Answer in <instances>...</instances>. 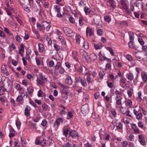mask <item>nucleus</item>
I'll return each mask as SVG.
<instances>
[{
    "instance_id": "obj_1",
    "label": "nucleus",
    "mask_w": 147,
    "mask_h": 147,
    "mask_svg": "<svg viewBox=\"0 0 147 147\" xmlns=\"http://www.w3.org/2000/svg\"><path fill=\"white\" fill-rule=\"evenodd\" d=\"M39 76L40 79L37 78L36 80L37 84H40L42 86H44L45 83L47 82V78L45 76H43L42 73H40L39 74Z\"/></svg>"
},
{
    "instance_id": "obj_2",
    "label": "nucleus",
    "mask_w": 147,
    "mask_h": 147,
    "mask_svg": "<svg viewBox=\"0 0 147 147\" xmlns=\"http://www.w3.org/2000/svg\"><path fill=\"white\" fill-rule=\"evenodd\" d=\"M127 2L126 0H120V3L122 8L125 10V12L128 14H129L130 12Z\"/></svg>"
},
{
    "instance_id": "obj_3",
    "label": "nucleus",
    "mask_w": 147,
    "mask_h": 147,
    "mask_svg": "<svg viewBox=\"0 0 147 147\" xmlns=\"http://www.w3.org/2000/svg\"><path fill=\"white\" fill-rule=\"evenodd\" d=\"M59 86L62 88L61 92L64 94L68 95L69 93V87L67 86L62 84V83L59 82Z\"/></svg>"
},
{
    "instance_id": "obj_4",
    "label": "nucleus",
    "mask_w": 147,
    "mask_h": 147,
    "mask_svg": "<svg viewBox=\"0 0 147 147\" xmlns=\"http://www.w3.org/2000/svg\"><path fill=\"white\" fill-rule=\"evenodd\" d=\"M10 81L8 80H4L3 82V86H2L5 89L6 91H10L12 88L10 85Z\"/></svg>"
},
{
    "instance_id": "obj_5",
    "label": "nucleus",
    "mask_w": 147,
    "mask_h": 147,
    "mask_svg": "<svg viewBox=\"0 0 147 147\" xmlns=\"http://www.w3.org/2000/svg\"><path fill=\"white\" fill-rule=\"evenodd\" d=\"M89 110V107L88 104H86L83 105L81 107V112L84 115H86L88 113Z\"/></svg>"
},
{
    "instance_id": "obj_6",
    "label": "nucleus",
    "mask_w": 147,
    "mask_h": 147,
    "mask_svg": "<svg viewBox=\"0 0 147 147\" xmlns=\"http://www.w3.org/2000/svg\"><path fill=\"white\" fill-rule=\"evenodd\" d=\"M69 136H71L74 139H78L79 137V135L78 132L74 130H71V131L69 132Z\"/></svg>"
},
{
    "instance_id": "obj_7",
    "label": "nucleus",
    "mask_w": 147,
    "mask_h": 147,
    "mask_svg": "<svg viewBox=\"0 0 147 147\" xmlns=\"http://www.w3.org/2000/svg\"><path fill=\"white\" fill-rule=\"evenodd\" d=\"M98 55L100 61H102L104 60H107V61H109V59L105 56L104 53L102 51L98 53Z\"/></svg>"
},
{
    "instance_id": "obj_8",
    "label": "nucleus",
    "mask_w": 147,
    "mask_h": 147,
    "mask_svg": "<svg viewBox=\"0 0 147 147\" xmlns=\"http://www.w3.org/2000/svg\"><path fill=\"white\" fill-rule=\"evenodd\" d=\"M42 25L44 30L46 29L47 31H48L51 27L50 24L47 21L43 22L42 23Z\"/></svg>"
},
{
    "instance_id": "obj_9",
    "label": "nucleus",
    "mask_w": 147,
    "mask_h": 147,
    "mask_svg": "<svg viewBox=\"0 0 147 147\" xmlns=\"http://www.w3.org/2000/svg\"><path fill=\"white\" fill-rule=\"evenodd\" d=\"M31 108L29 106L27 105L26 106L24 110V113L25 115L27 117H29L30 115V111Z\"/></svg>"
},
{
    "instance_id": "obj_10",
    "label": "nucleus",
    "mask_w": 147,
    "mask_h": 147,
    "mask_svg": "<svg viewBox=\"0 0 147 147\" xmlns=\"http://www.w3.org/2000/svg\"><path fill=\"white\" fill-rule=\"evenodd\" d=\"M63 29L66 35H70L72 34V33L75 34V33L70 28L67 27H64L63 28Z\"/></svg>"
},
{
    "instance_id": "obj_11",
    "label": "nucleus",
    "mask_w": 147,
    "mask_h": 147,
    "mask_svg": "<svg viewBox=\"0 0 147 147\" xmlns=\"http://www.w3.org/2000/svg\"><path fill=\"white\" fill-rule=\"evenodd\" d=\"M86 34L87 37H88V35L91 36L94 34V32L92 29L88 27H87L86 30Z\"/></svg>"
},
{
    "instance_id": "obj_12",
    "label": "nucleus",
    "mask_w": 147,
    "mask_h": 147,
    "mask_svg": "<svg viewBox=\"0 0 147 147\" xmlns=\"http://www.w3.org/2000/svg\"><path fill=\"white\" fill-rule=\"evenodd\" d=\"M43 137H37L35 140V144L36 145H41L42 144Z\"/></svg>"
},
{
    "instance_id": "obj_13",
    "label": "nucleus",
    "mask_w": 147,
    "mask_h": 147,
    "mask_svg": "<svg viewBox=\"0 0 147 147\" xmlns=\"http://www.w3.org/2000/svg\"><path fill=\"white\" fill-rule=\"evenodd\" d=\"M65 83L69 85H71L73 83V81L70 76H68L66 79Z\"/></svg>"
},
{
    "instance_id": "obj_14",
    "label": "nucleus",
    "mask_w": 147,
    "mask_h": 147,
    "mask_svg": "<svg viewBox=\"0 0 147 147\" xmlns=\"http://www.w3.org/2000/svg\"><path fill=\"white\" fill-rule=\"evenodd\" d=\"M122 98L121 96H116L115 98V100H116V104L118 105H121V100Z\"/></svg>"
},
{
    "instance_id": "obj_15",
    "label": "nucleus",
    "mask_w": 147,
    "mask_h": 147,
    "mask_svg": "<svg viewBox=\"0 0 147 147\" xmlns=\"http://www.w3.org/2000/svg\"><path fill=\"white\" fill-rule=\"evenodd\" d=\"M108 2L109 3L110 6L114 9L116 6V2L113 0H108Z\"/></svg>"
},
{
    "instance_id": "obj_16",
    "label": "nucleus",
    "mask_w": 147,
    "mask_h": 147,
    "mask_svg": "<svg viewBox=\"0 0 147 147\" xmlns=\"http://www.w3.org/2000/svg\"><path fill=\"white\" fill-rule=\"evenodd\" d=\"M94 46L95 49L97 50L101 49L103 46V45L101 43H99L97 44L94 43Z\"/></svg>"
},
{
    "instance_id": "obj_17",
    "label": "nucleus",
    "mask_w": 147,
    "mask_h": 147,
    "mask_svg": "<svg viewBox=\"0 0 147 147\" xmlns=\"http://www.w3.org/2000/svg\"><path fill=\"white\" fill-rule=\"evenodd\" d=\"M63 120L61 117L56 119L55 121L54 124L55 123H56L57 126L58 127L60 124V122H61V123H62L63 122Z\"/></svg>"
},
{
    "instance_id": "obj_18",
    "label": "nucleus",
    "mask_w": 147,
    "mask_h": 147,
    "mask_svg": "<svg viewBox=\"0 0 147 147\" xmlns=\"http://www.w3.org/2000/svg\"><path fill=\"white\" fill-rule=\"evenodd\" d=\"M128 33L129 36V42H132V41H134V33L131 32H129Z\"/></svg>"
},
{
    "instance_id": "obj_19",
    "label": "nucleus",
    "mask_w": 147,
    "mask_h": 147,
    "mask_svg": "<svg viewBox=\"0 0 147 147\" xmlns=\"http://www.w3.org/2000/svg\"><path fill=\"white\" fill-rule=\"evenodd\" d=\"M90 58L91 61H94L97 59V56L94 53H92L90 54Z\"/></svg>"
},
{
    "instance_id": "obj_20",
    "label": "nucleus",
    "mask_w": 147,
    "mask_h": 147,
    "mask_svg": "<svg viewBox=\"0 0 147 147\" xmlns=\"http://www.w3.org/2000/svg\"><path fill=\"white\" fill-rule=\"evenodd\" d=\"M1 71L6 76H8L9 75V72L7 70L5 67L1 68Z\"/></svg>"
},
{
    "instance_id": "obj_21",
    "label": "nucleus",
    "mask_w": 147,
    "mask_h": 147,
    "mask_svg": "<svg viewBox=\"0 0 147 147\" xmlns=\"http://www.w3.org/2000/svg\"><path fill=\"white\" fill-rule=\"evenodd\" d=\"M84 10L86 15H89L90 13L91 12L90 9L86 6L84 7Z\"/></svg>"
},
{
    "instance_id": "obj_22",
    "label": "nucleus",
    "mask_w": 147,
    "mask_h": 147,
    "mask_svg": "<svg viewBox=\"0 0 147 147\" xmlns=\"http://www.w3.org/2000/svg\"><path fill=\"white\" fill-rule=\"evenodd\" d=\"M39 51V52L42 53L44 49V45L41 43L38 44Z\"/></svg>"
},
{
    "instance_id": "obj_23",
    "label": "nucleus",
    "mask_w": 147,
    "mask_h": 147,
    "mask_svg": "<svg viewBox=\"0 0 147 147\" xmlns=\"http://www.w3.org/2000/svg\"><path fill=\"white\" fill-rule=\"evenodd\" d=\"M16 46L13 43H11L8 47L9 51L11 52H12L13 50L14 49H16Z\"/></svg>"
},
{
    "instance_id": "obj_24",
    "label": "nucleus",
    "mask_w": 147,
    "mask_h": 147,
    "mask_svg": "<svg viewBox=\"0 0 147 147\" xmlns=\"http://www.w3.org/2000/svg\"><path fill=\"white\" fill-rule=\"evenodd\" d=\"M15 131L12 128L10 130L9 137L11 138L15 136Z\"/></svg>"
},
{
    "instance_id": "obj_25",
    "label": "nucleus",
    "mask_w": 147,
    "mask_h": 147,
    "mask_svg": "<svg viewBox=\"0 0 147 147\" xmlns=\"http://www.w3.org/2000/svg\"><path fill=\"white\" fill-rule=\"evenodd\" d=\"M142 92L141 91H139L138 93V96L136 98V100L137 101L140 102L142 100L141 98Z\"/></svg>"
},
{
    "instance_id": "obj_26",
    "label": "nucleus",
    "mask_w": 147,
    "mask_h": 147,
    "mask_svg": "<svg viewBox=\"0 0 147 147\" xmlns=\"http://www.w3.org/2000/svg\"><path fill=\"white\" fill-rule=\"evenodd\" d=\"M112 69L110 63H107L105 65V70H111Z\"/></svg>"
},
{
    "instance_id": "obj_27",
    "label": "nucleus",
    "mask_w": 147,
    "mask_h": 147,
    "mask_svg": "<svg viewBox=\"0 0 147 147\" xmlns=\"http://www.w3.org/2000/svg\"><path fill=\"white\" fill-rule=\"evenodd\" d=\"M58 39L60 40L62 44L63 45H66V41L64 38L62 36H59L58 37Z\"/></svg>"
},
{
    "instance_id": "obj_28",
    "label": "nucleus",
    "mask_w": 147,
    "mask_h": 147,
    "mask_svg": "<svg viewBox=\"0 0 147 147\" xmlns=\"http://www.w3.org/2000/svg\"><path fill=\"white\" fill-rule=\"evenodd\" d=\"M71 131V130H69L68 129H65L63 130V135L65 136L68 134L69 135V132Z\"/></svg>"
},
{
    "instance_id": "obj_29",
    "label": "nucleus",
    "mask_w": 147,
    "mask_h": 147,
    "mask_svg": "<svg viewBox=\"0 0 147 147\" xmlns=\"http://www.w3.org/2000/svg\"><path fill=\"white\" fill-rule=\"evenodd\" d=\"M15 88L18 91H21L23 89L21 87L20 85L18 83L16 84Z\"/></svg>"
},
{
    "instance_id": "obj_30",
    "label": "nucleus",
    "mask_w": 147,
    "mask_h": 147,
    "mask_svg": "<svg viewBox=\"0 0 147 147\" xmlns=\"http://www.w3.org/2000/svg\"><path fill=\"white\" fill-rule=\"evenodd\" d=\"M37 28V30L39 31H41L42 30H44L42 25H41L39 23H37L36 24Z\"/></svg>"
},
{
    "instance_id": "obj_31",
    "label": "nucleus",
    "mask_w": 147,
    "mask_h": 147,
    "mask_svg": "<svg viewBox=\"0 0 147 147\" xmlns=\"http://www.w3.org/2000/svg\"><path fill=\"white\" fill-rule=\"evenodd\" d=\"M127 78L129 80H132L134 79L133 75L131 73H129L127 76Z\"/></svg>"
},
{
    "instance_id": "obj_32",
    "label": "nucleus",
    "mask_w": 147,
    "mask_h": 147,
    "mask_svg": "<svg viewBox=\"0 0 147 147\" xmlns=\"http://www.w3.org/2000/svg\"><path fill=\"white\" fill-rule=\"evenodd\" d=\"M27 90L28 93L31 94L33 92L34 89L32 87H29L27 88Z\"/></svg>"
},
{
    "instance_id": "obj_33",
    "label": "nucleus",
    "mask_w": 147,
    "mask_h": 147,
    "mask_svg": "<svg viewBox=\"0 0 147 147\" xmlns=\"http://www.w3.org/2000/svg\"><path fill=\"white\" fill-rule=\"evenodd\" d=\"M76 42L78 44H80V43L81 36L80 35H76Z\"/></svg>"
},
{
    "instance_id": "obj_34",
    "label": "nucleus",
    "mask_w": 147,
    "mask_h": 147,
    "mask_svg": "<svg viewBox=\"0 0 147 147\" xmlns=\"http://www.w3.org/2000/svg\"><path fill=\"white\" fill-rule=\"evenodd\" d=\"M5 89L2 86H0V96H1L5 93Z\"/></svg>"
},
{
    "instance_id": "obj_35",
    "label": "nucleus",
    "mask_w": 147,
    "mask_h": 147,
    "mask_svg": "<svg viewBox=\"0 0 147 147\" xmlns=\"http://www.w3.org/2000/svg\"><path fill=\"white\" fill-rule=\"evenodd\" d=\"M61 63L59 62H57V64L55 66V69L56 70H57L61 67Z\"/></svg>"
},
{
    "instance_id": "obj_36",
    "label": "nucleus",
    "mask_w": 147,
    "mask_h": 147,
    "mask_svg": "<svg viewBox=\"0 0 147 147\" xmlns=\"http://www.w3.org/2000/svg\"><path fill=\"white\" fill-rule=\"evenodd\" d=\"M54 8L55 9V11L57 12V13L59 12L61 10V7L59 5H55L54 7Z\"/></svg>"
},
{
    "instance_id": "obj_37",
    "label": "nucleus",
    "mask_w": 147,
    "mask_h": 147,
    "mask_svg": "<svg viewBox=\"0 0 147 147\" xmlns=\"http://www.w3.org/2000/svg\"><path fill=\"white\" fill-rule=\"evenodd\" d=\"M105 71L103 70H101L99 72V75L101 78H103V77L105 75Z\"/></svg>"
},
{
    "instance_id": "obj_38",
    "label": "nucleus",
    "mask_w": 147,
    "mask_h": 147,
    "mask_svg": "<svg viewBox=\"0 0 147 147\" xmlns=\"http://www.w3.org/2000/svg\"><path fill=\"white\" fill-rule=\"evenodd\" d=\"M128 45L129 47L130 48L134 49L135 47V45L134 43V41H132V42H128Z\"/></svg>"
},
{
    "instance_id": "obj_39",
    "label": "nucleus",
    "mask_w": 147,
    "mask_h": 147,
    "mask_svg": "<svg viewBox=\"0 0 147 147\" xmlns=\"http://www.w3.org/2000/svg\"><path fill=\"white\" fill-rule=\"evenodd\" d=\"M81 52L83 56L85 59H87V57H88V55L86 52L83 50H81Z\"/></svg>"
},
{
    "instance_id": "obj_40",
    "label": "nucleus",
    "mask_w": 147,
    "mask_h": 147,
    "mask_svg": "<svg viewBox=\"0 0 147 147\" xmlns=\"http://www.w3.org/2000/svg\"><path fill=\"white\" fill-rule=\"evenodd\" d=\"M23 100V97L21 96H18L16 98V101L18 102H20Z\"/></svg>"
},
{
    "instance_id": "obj_41",
    "label": "nucleus",
    "mask_w": 147,
    "mask_h": 147,
    "mask_svg": "<svg viewBox=\"0 0 147 147\" xmlns=\"http://www.w3.org/2000/svg\"><path fill=\"white\" fill-rule=\"evenodd\" d=\"M83 47L86 49H88L89 48V45L88 42L84 41L83 45Z\"/></svg>"
},
{
    "instance_id": "obj_42",
    "label": "nucleus",
    "mask_w": 147,
    "mask_h": 147,
    "mask_svg": "<svg viewBox=\"0 0 147 147\" xmlns=\"http://www.w3.org/2000/svg\"><path fill=\"white\" fill-rule=\"evenodd\" d=\"M83 68H85V67L84 66H79L77 69V71L80 73H82L83 71Z\"/></svg>"
},
{
    "instance_id": "obj_43",
    "label": "nucleus",
    "mask_w": 147,
    "mask_h": 147,
    "mask_svg": "<svg viewBox=\"0 0 147 147\" xmlns=\"http://www.w3.org/2000/svg\"><path fill=\"white\" fill-rule=\"evenodd\" d=\"M86 4V2L84 0L81 1L79 3V5L80 6H83Z\"/></svg>"
},
{
    "instance_id": "obj_44",
    "label": "nucleus",
    "mask_w": 147,
    "mask_h": 147,
    "mask_svg": "<svg viewBox=\"0 0 147 147\" xmlns=\"http://www.w3.org/2000/svg\"><path fill=\"white\" fill-rule=\"evenodd\" d=\"M15 38L16 40L19 43H20L22 40V38L18 35H16Z\"/></svg>"
},
{
    "instance_id": "obj_45",
    "label": "nucleus",
    "mask_w": 147,
    "mask_h": 147,
    "mask_svg": "<svg viewBox=\"0 0 147 147\" xmlns=\"http://www.w3.org/2000/svg\"><path fill=\"white\" fill-rule=\"evenodd\" d=\"M132 90L130 88V89L128 90L127 91V93L129 97H130L132 96Z\"/></svg>"
},
{
    "instance_id": "obj_46",
    "label": "nucleus",
    "mask_w": 147,
    "mask_h": 147,
    "mask_svg": "<svg viewBox=\"0 0 147 147\" xmlns=\"http://www.w3.org/2000/svg\"><path fill=\"white\" fill-rule=\"evenodd\" d=\"M135 6L137 7H139L140 6L142 7H143V2H141L140 3H138L136 2L135 3Z\"/></svg>"
},
{
    "instance_id": "obj_47",
    "label": "nucleus",
    "mask_w": 147,
    "mask_h": 147,
    "mask_svg": "<svg viewBox=\"0 0 147 147\" xmlns=\"http://www.w3.org/2000/svg\"><path fill=\"white\" fill-rule=\"evenodd\" d=\"M81 83L82 85L84 87H86L87 86V84L86 82L84 80H81Z\"/></svg>"
},
{
    "instance_id": "obj_48",
    "label": "nucleus",
    "mask_w": 147,
    "mask_h": 147,
    "mask_svg": "<svg viewBox=\"0 0 147 147\" xmlns=\"http://www.w3.org/2000/svg\"><path fill=\"white\" fill-rule=\"evenodd\" d=\"M19 51L24 52V45L23 44L21 43L20 45V48L19 49Z\"/></svg>"
},
{
    "instance_id": "obj_49",
    "label": "nucleus",
    "mask_w": 147,
    "mask_h": 147,
    "mask_svg": "<svg viewBox=\"0 0 147 147\" xmlns=\"http://www.w3.org/2000/svg\"><path fill=\"white\" fill-rule=\"evenodd\" d=\"M42 107L43 110L47 111V110L48 106L46 104H44L42 105Z\"/></svg>"
},
{
    "instance_id": "obj_50",
    "label": "nucleus",
    "mask_w": 147,
    "mask_h": 147,
    "mask_svg": "<svg viewBox=\"0 0 147 147\" xmlns=\"http://www.w3.org/2000/svg\"><path fill=\"white\" fill-rule=\"evenodd\" d=\"M47 121L46 119L43 120L41 123V125L43 127H45L47 124Z\"/></svg>"
},
{
    "instance_id": "obj_51",
    "label": "nucleus",
    "mask_w": 147,
    "mask_h": 147,
    "mask_svg": "<svg viewBox=\"0 0 147 147\" xmlns=\"http://www.w3.org/2000/svg\"><path fill=\"white\" fill-rule=\"evenodd\" d=\"M118 124L119 125L116 126L117 128L119 129H122L123 128V124L120 123H119Z\"/></svg>"
},
{
    "instance_id": "obj_52",
    "label": "nucleus",
    "mask_w": 147,
    "mask_h": 147,
    "mask_svg": "<svg viewBox=\"0 0 147 147\" xmlns=\"http://www.w3.org/2000/svg\"><path fill=\"white\" fill-rule=\"evenodd\" d=\"M98 115L95 112H93L92 113L91 117L93 119H96L98 117Z\"/></svg>"
},
{
    "instance_id": "obj_53",
    "label": "nucleus",
    "mask_w": 147,
    "mask_h": 147,
    "mask_svg": "<svg viewBox=\"0 0 147 147\" xmlns=\"http://www.w3.org/2000/svg\"><path fill=\"white\" fill-rule=\"evenodd\" d=\"M134 136L133 134H131L129 136V140L131 141H132L134 140Z\"/></svg>"
},
{
    "instance_id": "obj_54",
    "label": "nucleus",
    "mask_w": 147,
    "mask_h": 147,
    "mask_svg": "<svg viewBox=\"0 0 147 147\" xmlns=\"http://www.w3.org/2000/svg\"><path fill=\"white\" fill-rule=\"evenodd\" d=\"M126 80L125 78H122L120 80V82L123 84H125L126 83Z\"/></svg>"
},
{
    "instance_id": "obj_55",
    "label": "nucleus",
    "mask_w": 147,
    "mask_h": 147,
    "mask_svg": "<svg viewBox=\"0 0 147 147\" xmlns=\"http://www.w3.org/2000/svg\"><path fill=\"white\" fill-rule=\"evenodd\" d=\"M138 41L142 45H144V42L142 38H138Z\"/></svg>"
},
{
    "instance_id": "obj_56",
    "label": "nucleus",
    "mask_w": 147,
    "mask_h": 147,
    "mask_svg": "<svg viewBox=\"0 0 147 147\" xmlns=\"http://www.w3.org/2000/svg\"><path fill=\"white\" fill-rule=\"evenodd\" d=\"M16 19L17 21L20 24V25H22L23 24V23L22 20L19 18L17 17H16Z\"/></svg>"
},
{
    "instance_id": "obj_57",
    "label": "nucleus",
    "mask_w": 147,
    "mask_h": 147,
    "mask_svg": "<svg viewBox=\"0 0 147 147\" xmlns=\"http://www.w3.org/2000/svg\"><path fill=\"white\" fill-rule=\"evenodd\" d=\"M142 78L143 81L146 82L147 81V75L144 74L142 76Z\"/></svg>"
},
{
    "instance_id": "obj_58",
    "label": "nucleus",
    "mask_w": 147,
    "mask_h": 147,
    "mask_svg": "<svg viewBox=\"0 0 147 147\" xmlns=\"http://www.w3.org/2000/svg\"><path fill=\"white\" fill-rule=\"evenodd\" d=\"M82 79L80 77H79L78 78H75V82L76 83H78L79 82H81V80Z\"/></svg>"
},
{
    "instance_id": "obj_59",
    "label": "nucleus",
    "mask_w": 147,
    "mask_h": 147,
    "mask_svg": "<svg viewBox=\"0 0 147 147\" xmlns=\"http://www.w3.org/2000/svg\"><path fill=\"white\" fill-rule=\"evenodd\" d=\"M98 34L99 35H102V30L101 29H98L97 30Z\"/></svg>"
},
{
    "instance_id": "obj_60",
    "label": "nucleus",
    "mask_w": 147,
    "mask_h": 147,
    "mask_svg": "<svg viewBox=\"0 0 147 147\" xmlns=\"http://www.w3.org/2000/svg\"><path fill=\"white\" fill-rule=\"evenodd\" d=\"M22 84L25 86H26L28 84V82L26 80H22Z\"/></svg>"
},
{
    "instance_id": "obj_61",
    "label": "nucleus",
    "mask_w": 147,
    "mask_h": 147,
    "mask_svg": "<svg viewBox=\"0 0 147 147\" xmlns=\"http://www.w3.org/2000/svg\"><path fill=\"white\" fill-rule=\"evenodd\" d=\"M47 143V141L46 140L44 139V138H43L42 142V144H41V146H45Z\"/></svg>"
},
{
    "instance_id": "obj_62",
    "label": "nucleus",
    "mask_w": 147,
    "mask_h": 147,
    "mask_svg": "<svg viewBox=\"0 0 147 147\" xmlns=\"http://www.w3.org/2000/svg\"><path fill=\"white\" fill-rule=\"evenodd\" d=\"M139 142L140 144L144 146L146 144V142L145 140L144 139L142 140H140Z\"/></svg>"
},
{
    "instance_id": "obj_63",
    "label": "nucleus",
    "mask_w": 147,
    "mask_h": 147,
    "mask_svg": "<svg viewBox=\"0 0 147 147\" xmlns=\"http://www.w3.org/2000/svg\"><path fill=\"white\" fill-rule=\"evenodd\" d=\"M121 145L124 147H125L127 146L128 143L126 141H124L121 142Z\"/></svg>"
},
{
    "instance_id": "obj_64",
    "label": "nucleus",
    "mask_w": 147,
    "mask_h": 147,
    "mask_svg": "<svg viewBox=\"0 0 147 147\" xmlns=\"http://www.w3.org/2000/svg\"><path fill=\"white\" fill-rule=\"evenodd\" d=\"M105 20L107 22H109V21L110 20V18L109 16H106L104 18Z\"/></svg>"
}]
</instances>
